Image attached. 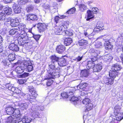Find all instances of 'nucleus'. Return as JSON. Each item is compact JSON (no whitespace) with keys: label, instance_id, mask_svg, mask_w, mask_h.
Listing matches in <instances>:
<instances>
[{"label":"nucleus","instance_id":"nucleus-25","mask_svg":"<svg viewBox=\"0 0 123 123\" xmlns=\"http://www.w3.org/2000/svg\"><path fill=\"white\" fill-rule=\"evenodd\" d=\"M55 33V34L57 35H60L62 34V33H63V32L59 25L58 27H55L54 30Z\"/></svg>","mask_w":123,"mask_h":123},{"label":"nucleus","instance_id":"nucleus-55","mask_svg":"<svg viewBox=\"0 0 123 123\" xmlns=\"http://www.w3.org/2000/svg\"><path fill=\"white\" fill-rule=\"evenodd\" d=\"M13 37L12 36H8L7 37V41L8 42H10L11 43L14 42V41L13 40Z\"/></svg>","mask_w":123,"mask_h":123},{"label":"nucleus","instance_id":"nucleus-60","mask_svg":"<svg viewBox=\"0 0 123 123\" xmlns=\"http://www.w3.org/2000/svg\"><path fill=\"white\" fill-rule=\"evenodd\" d=\"M21 108L22 109L24 110L25 109H26L27 108L28 106V105L26 103H24L22 104L21 105Z\"/></svg>","mask_w":123,"mask_h":123},{"label":"nucleus","instance_id":"nucleus-38","mask_svg":"<svg viewBox=\"0 0 123 123\" xmlns=\"http://www.w3.org/2000/svg\"><path fill=\"white\" fill-rule=\"evenodd\" d=\"M9 33V35H16L19 33V32L16 29H12L10 30Z\"/></svg>","mask_w":123,"mask_h":123},{"label":"nucleus","instance_id":"nucleus-19","mask_svg":"<svg viewBox=\"0 0 123 123\" xmlns=\"http://www.w3.org/2000/svg\"><path fill=\"white\" fill-rule=\"evenodd\" d=\"M51 62L54 64H57L60 58L56 55H52L50 57Z\"/></svg>","mask_w":123,"mask_h":123},{"label":"nucleus","instance_id":"nucleus-15","mask_svg":"<svg viewBox=\"0 0 123 123\" xmlns=\"http://www.w3.org/2000/svg\"><path fill=\"white\" fill-rule=\"evenodd\" d=\"M13 9L15 13L16 14H18L21 12V7L17 4H14L12 6Z\"/></svg>","mask_w":123,"mask_h":123},{"label":"nucleus","instance_id":"nucleus-12","mask_svg":"<svg viewBox=\"0 0 123 123\" xmlns=\"http://www.w3.org/2000/svg\"><path fill=\"white\" fill-rule=\"evenodd\" d=\"M19 20L18 18H16L14 19H12L10 25L12 27H16L18 26L19 24Z\"/></svg>","mask_w":123,"mask_h":123},{"label":"nucleus","instance_id":"nucleus-7","mask_svg":"<svg viewBox=\"0 0 123 123\" xmlns=\"http://www.w3.org/2000/svg\"><path fill=\"white\" fill-rule=\"evenodd\" d=\"M88 84L86 82H82L77 86L78 90L80 89L84 91H87L88 90Z\"/></svg>","mask_w":123,"mask_h":123},{"label":"nucleus","instance_id":"nucleus-27","mask_svg":"<svg viewBox=\"0 0 123 123\" xmlns=\"http://www.w3.org/2000/svg\"><path fill=\"white\" fill-rule=\"evenodd\" d=\"M103 58L105 61L108 62L110 61L113 59V57L110 54L105 55L103 56Z\"/></svg>","mask_w":123,"mask_h":123},{"label":"nucleus","instance_id":"nucleus-20","mask_svg":"<svg viewBox=\"0 0 123 123\" xmlns=\"http://www.w3.org/2000/svg\"><path fill=\"white\" fill-rule=\"evenodd\" d=\"M28 89L29 92L31 93L32 95V96L34 97L35 99L38 95L35 90L32 87H30L28 88Z\"/></svg>","mask_w":123,"mask_h":123},{"label":"nucleus","instance_id":"nucleus-8","mask_svg":"<svg viewBox=\"0 0 123 123\" xmlns=\"http://www.w3.org/2000/svg\"><path fill=\"white\" fill-rule=\"evenodd\" d=\"M67 57L66 56H64L61 58H60L57 64L61 67L65 66L67 64Z\"/></svg>","mask_w":123,"mask_h":123},{"label":"nucleus","instance_id":"nucleus-5","mask_svg":"<svg viewBox=\"0 0 123 123\" xmlns=\"http://www.w3.org/2000/svg\"><path fill=\"white\" fill-rule=\"evenodd\" d=\"M33 65L30 61H25L23 64L25 68L27 69L28 71L29 72L33 70Z\"/></svg>","mask_w":123,"mask_h":123},{"label":"nucleus","instance_id":"nucleus-13","mask_svg":"<svg viewBox=\"0 0 123 123\" xmlns=\"http://www.w3.org/2000/svg\"><path fill=\"white\" fill-rule=\"evenodd\" d=\"M114 80L111 77H105L104 79V83L107 85H111L114 82Z\"/></svg>","mask_w":123,"mask_h":123},{"label":"nucleus","instance_id":"nucleus-64","mask_svg":"<svg viewBox=\"0 0 123 123\" xmlns=\"http://www.w3.org/2000/svg\"><path fill=\"white\" fill-rule=\"evenodd\" d=\"M83 55H82L81 56H79L76 57V59H74V60L77 61V62H80L82 59L83 57Z\"/></svg>","mask_w":123,"mask_h":123},{"label":"nucleus","instance_id":"nucleus-10","mask_svg":"<svg viewBox=\"0 0 123 123\" xmlns=\"http://www.w3.org/2000/svg\"><path fill=\"white\" fill-rule=\"evenodd\" d=\"M8 48L9 49L13 51L17 52L19 51V47L17 44H15L14 42L11 43L9 45Z\"/></svg>","mask_w":123,"mask_h":123},{"label":"nucleus","instance_id":"nucleus-11","mask_svg":"<svg viewBox=\"0 0 123 123\" xmlns=\"http://www.w3.org/2000/svg\"><path fill=\"white\" fill-rule=\"evenodd\" d=\"M66 47L63 45H60L57 46L56 50L57 52L59 54H62L64 52Z\"/></svg>","mask_w":123,"mask_h":123},{"label":"nucleus","instance_id":"nucleus-56","mask_svg":"<svg viewBox=\"0 0 123 123\" xmlns=\"http://www.w3.org/2000/svg\"><path fill=\"white\" fill-rule=\"evenodd\" d=\"M19 38H18V44L19 45H20V46H22V47H23L24 46V45L25 44V41H23V40H22V41H19Z\"/></svg>","mask_w":123,"mask_h":123},{"label":"nucleus","instance_id":"nucleus-51","mask_svg":"<svg viewBox=\"0 0 123 123\" xmlns=\"http://www.w3.org/2000/svg\"><path fill=\"white\" fill-rule=\"evenodd\" d=\"M6 16V15L4 12L3 11L2 12H0V20H4Z\"/></svg>","mask_w":123,"mask_h":123},{"label":"nucleus","instance_id":"nucleus-40","mask_svg":"<svg viewBox=\"0 0 123 123\" xmlns=\"http://www.w3.org/2000/svg\"><path fill=\"white\" fill-rule=\"evenodd\" d=\"M66 16L64 15H62L60 16V17L58 16H55L54 18L55 21L57 24L59 22L60 19H61L64 18L66 17Z\"/></svg>","mask_w":123,"mask_h":123},{"label":"nucleus","instance_id":"nucleus-2","mask_svg":"<svg viewBox=\"0 0 123 123\" xmlns=\"http://www.w3.org/2000/svg\"><path fill=\"white\" fill-rule=\"evenodd\" d=\"M44 109L43 106H39L36 105H33L31 108V110L33 111L31 113L32 117L34 118L37 117L38 118H40L41 116L39 114V112L40 110H43Z\"/></svg>","mask_w":123,"mask_h":123},{"label":"nucleus","instance_id":"nucleus-24","mask_svg":"<svg viewBox=\"0 0 123 123\" xmlns=\"http://www.w3.org/2000/svg\"><path fill=\"white\" fill-rule=\"evenodd\" d=\"M104 47L105 49L107 50H111L112 48V45L111 44L110 42L108 41H105L104 43Z\"/></svg>","mask_w":123,"mask_h":123},{"label":"nucleus","instance_id":"nucleus-39","mask_svg":"<svg viewBox=\"0 0 123 123\" xmlns=\"http://www.w3.org/2000/svg\"><path fill=\"white\" fill-rule=\"evenodd\" d=\"M64 30V32L63 33L65 34V35L67 36H71L73 35V33L72 32V31L69 30Z\"/></svg>","mask_w":123,"mask_h":123},{"label":"nucleus","instance_id":"nucleus-58","mask_svg":"<svg viewBox=\"0 0 123 123\" xmlns=\"http://www.w3.org/2000/svg\"><path fill=\"white\" fill-rule=\"evenodd\" d=\"M95 46L96 48H101L102 47L101 43L99 41H97L95 44Z\"/></svg>","mask_w":123,"mask_h":123},{"label":"nucleus","instance_id":"nucleus-61","mask_svg":"<svg viewBox=\"0 0 123 123\" xmlns=\"http://www.w3.org/2000/svg\"><path fill=\"white\" fill-rule=\"evenodd\" d=\"M53 81L51 79H49L46 82V84L47 86H50L53 83Z\"/></svg>","mask_w":123,"mask_h":123},{"label":"nucleus","instance_id":"nucleus-53","mask_svg":"<svg viewBox=\"0 0 123 123\" xmlns=\"http://www.w3.org/2000/svg\"><path fill=\"white\" fill-rule=\"evenodd\" d=\"M14 119V118L12 117V116L8 117L6 121L7 123H13V121Z\"/></svg>","mask_w":123,"mask_h":123},{"label":"nucleus","instance_id":"nucleus-37","mask_svg":"<svg viewBox=\"0 0 123 123\" xmlns=\"http://www.w3.org/2000/svg\"><path fill=\"white\" fill-rule=\"evenodd\" d=\"M79 10L82 12H84L87 9L86 6L84 4H81L79 5Z\"/></svg>","mask_w":123,"mask_h":123},{"label":"nucleus","instance_id":"nucleus-34","mask_svg":"<svg viewBox=\"0 0 123 123\" xmlns=\"http://www.w3.org/2000/svg\"><path fill=\"white\" fill-rule=\"evenodd\" d=\"M24 98L26 100H29L31 102L32 100H34V98L31 95L28 94H25L24 95Z\"/></svg>","mask_w":123,"mask_h":123},{"label":"nucleus","instance_id":"nucleus-41","mask_svg":"<svg viewBox=\"0 0 123 123\" xmlns=\"http://www.w3.org/2000/svg\"><path fill=\"white\" fill-rule=\"evenodd\" d=\"M70 100L72 101L74 105H76L77 104V101H78V99L77 97H76L74 96H72L71 98H70Z\"/></svg>","mask_w":123,"mask_h":123},{"label":"nucleus","instance_id":"nucleus-9","mask_svg":"<svg viewBox=\"0 0 123 123\" xmlns=\"http://www.w3.org/2000/svg\"><path fill=\"white\" fill-rule=\"evenodd\" d=\"M38 19L37 15L32 14H29L27 15V21L31 22L36 21Z\"/></svg>","mask_w":123,"mask_h":123},{"label":"nucleus","instance_id":"nucleus-47","mask_svg":"<svg viewBox=\"0 0 123 123\" xmlns=\"http://www.w3.org/2000/svg\"><path fill=\"white\" fill-rule=\"evenodd\" d=\"M18 26V28L19 29V31L20 30H21L22 31H24V29L25 27V25L23 23H19Z\"/></svg>","mask_w":123,"mask_h":123},{"label":"nucleus","instance_id":"nucleus-33","mask_svg":"<svg viewBox=\"0 0 123 123\" xmlns=\"http://www.w3.org/2000/svg\"><path fill=\"white\" fill-rule=\"evenodd\" d=\"M89 71L88 70L85 69L81 70L80 73L81 75L84 77H87L89 74Z\"/></svg>","mask_w":123,"mask_h":123},{"label":"nucleus","instance_id":"nucleus-29","mask_svg":"<svg viewBox=\"0 0 123 123\" xmlns=\"http://www.w3.org/2000/svg\"><path fill=\"white\" fill-rule=\"evenodd\" d=\"M95 64L94 62L92 61H89L87 63L86 67L88 69L90 68L93 69L94 67L95 66Z\"/></svg>","mask_w":123,"mask_h":123},{"label":"nucleus","instance_id":"nucleus-43","mask_svg":"<svg viewBox=\"0 0 123 123\" xmlns=\"http://www.w3.org/2000/svg\"><path fill=\"white\" fill-rule=\"evenodd\" d=\"M86 40H81L79 41V44L80 46H84L87 45V43Z\"/></svg>","mask_w":123,"mask_h":123},{"label":"nucleus","instance_id":"nucleus-31","mask_svg":"<svg viewBox=\"0 0 123 123\" xmlns=\"http://www.w3.org/2000/svg\"><path fill=\"white\" fill-rule=\"evenodd\" d=\"M32 120L31 118L28 116H24L22 119V121L23 123H29Z\"/></svg>","mask_w":123,"mask_h":123},{"label":"nucleus","instance_id":"nucleus-52","mask_svg":"<svg viewBox=\"0 0 123 123\" xmlns=\"http://www.w3.org/2000/svg\"><path fill=\"white\" fill-rule=\"evenodd\" d=\"M43 7L46 9L49 10V11L51 10V8H53V6H50L49 5L46 4H44Z\"/></svg>","mask_w":123,"mask_h":123},{"label":"nucleus","instance_id":"nucleus-21","mask_svg":"<svg viewBox=\"0 0 123 123\" xmlns=\"http://www.w3.org/2000/svg\"><path fill=\"white\" fill-rule=\"evenodd\" d=\"M122 68L121 65L118 63L113 64L111 68L112 70L116 71L120 70Z\"/></svg>","mask_w":123,"mask_h":123},{"label":"nucleus","instance_id":"nucleus-57","mask_svg":"<svg viewBox=\"0 0 123 123\" xmlns=\"http://www.w3.org/2000/svg\"><path fill=\"white\" fill-rule=\"evenodd\" d=\"M61 72L62 71H61L59 74L58 77L56 78H58L60 82L63 81L64 80V76L62 75H60L61 74Z\"/></svg>","mask_w":123,"mask_h":123},{"label":"nucleus","instance_id":"nucleus-35","mask_svg":"<svg viewBox=\"0 0 123 123\" xmlns=\"http://www.w3.org/2000/svg\"><path fill=\"white\" fill-rule=\"evenodd\" d=\"M116 119L118 121H120L123 119V113H118L115 115Z\"/></svg>","mask_w":123,"mask_h":123},{"label":"nucleus","instance_id":"nucleus-4","mask_svg":"<svg viewBox=\"0 0 123 123\" xmlns=\"http://www.w3.org/2000/svg\"><path fill=\"white\" fill-rule=\"evenodd\" d=\"M98 9L97 7H93L92 9V10H89L87 11V18L86 19L87 21H91L94 18V17L93 16V14L97 13Z\"/></svg>","mask_w":123,"mask_h":123},{"label":"nucleus","instance_id":"nucleus-59","mask_svg":"<svg viewBox=\"0 0 123 123\" xmlns=\"http://www.w3.org/2000/svg\"><path fill=\"white\" fill-rule=\"evenodd\" d=\"M41 36L39 35H34L33 34V37L36 40V41H38Z\"/></svg>","mask_w":123,"mask_h":123},{"label":"nucleus","instance_id":"nucleus-18","mask_svg":"<svg viewBox=\"0 0 123 123\" xmlns=\"http://www.w3.org/2000/svg\"><path fill=\"white\" fill-rule=\"evenodd\" d=\"M109 75L110 77L114 80L116 77L118 76V73L117 71L113 70H110L109 72Z\"/></svg>","mask_w":123,"mask_h":123},{"label":"nucleus","instance_id":"nucleus-17","mask_svg":"<svg viewBox=\"0 0 123 123\" xmlns=\"http://www.w3.org/2000/svg\"><path fill=\"white\" fill-rule=\"evenodd\" d=\"M89 53L92 56H98V55L100 54V51L98 50H95L93 49H92L89 50Z\"/></svg>","mask_w":123,"mask_h":123},{"label":"nucleus","instance_id":"nucleus-46","mask_svg":"<svg viewBox=\"0 0 123 123\" xmlns=\"http://www.w3.org/2000/svg\"><path fill=\"white\" fill-rule=\"evenodd\" d=\"M34 6L31 5H28L26 8V10L27 12H29L33 11L34 8Z\"/></svg>","mask_w":123,"mask_h":123},{"label":"nucleus","instance_id":"nucleus-1","mask_svg":"<svg viewBox=\"0 0 123 123\" xmlns=\"http://www.w3.org/2000/svg\"><path fill=\"white\" fill-rule=\"evenodd\" d=\"M55 65H51L50 66V69L48 71V78L54 79L58 77L59 74L62 70L59 68L55 69Z\"/></svg>","mask_w":123,"mask_h":123},{"label":"nucleus","instance_id":"nucleus-62","mask_svg":"<svg viewBox=\"0 0 123 123\" xmlns=\"http://www.w3.org/2000/svg\"><path fill=\"white\" fill-rule=\"evenodd\" d=\"M13 121V123H19L22 121V119H20L14 118Z\"/></svg>","mask_w":123,"mask_h":123},{"label":"nucleus","instance_id":"nucleus-42","mask_svg":"<svg viewBox=\"0 0 123 123\" xmlns=\"http://www.w3.org/2000/svg\"><path fill=\"white\" fill-rule=\"evenodd\" d=\"M114 113L115 115L122 112L120 110V109L119 106H115L114 108Z\"/></svg>","mask_w":123,"mask_h":123},{"label":"nucleus","instance_id":"nucleus-28","mask_svg":"<svg viewBox=\"0 0 123 123\" xmlns=\"http://www.w3.org/2000/svg\"><path fill=\"white\" fill-rule=\"evenodd\" d=\"M72 42L73 40L71 38L68 37L64 39V43L65 45L68 46L70 45Z\"/></svg>","mask_w":123,"mask_h":123},{"label":"nucleus","instance_id":"nucleus-48","mask_svg":"<svg viewBox=\"0 0 123 123\" xmlns=\"http://www.w3.org/2000/svg\"><path fill=\"white\" fill-rule=\"evenodd\" d=\"M27 0H18L17 2L19 5H23L27 3Z\"/></svg>","mask_w":123,"mask_h":123},{"label":"nucleus","instance_id":"nucleus-23","mask_svg":"<svg viewBox=\"0 0 123 123\" xmlns=\"http://www.w3.org/2000/svg\"><path fill=\"white\" fill-rule=\"evenodd\" d=\"M20 36L18 38L24 39V40H26L28 39V37L27 36V34L24 31H22L21 32L19 33Z\"/></svg>","mask_w":123,"mask_h":123},{"label":"nucleus","instance_id":"nucleus-54","mask_svg":"<svg viewBox=\"0 0 123 123\" xmlns=\"http://www.w3.org/2000/svg\"><path fill=\"white\" fill-rule=\"evenodd\" d=\"M4 66L6 67H9V65L11 64V61L9 60H5L3 62Z\"/></svg>","mask_w":123,"mask_h":123},{"label":"nucleus","instance_id":"nucleus-49","mask_svg":"<svg viewBox=\"0 0 123 123\" xmlns=\"http://www.w3.org/2000/svg\"><path fill=\"white\" fill-rule=\"evenodd\" d=\"M75 10V8L74 7L72 8L66 12V13L68 14H73Z\"/></svg>","mask_w":123,"mask_h":123},{"label":"nucleus","instance_id":"nucleus-26","mask_svg":"<svg viewBox=\"0 0 123 123\" xmlns=\"http://www.w3.org/2000/svg\"><path fill=\"white\" fill-rule=\"evenodd\" d=\"M102 68L101 65L100 64H97L94 67L93 69V72H98L101 71Z\"/></svg>","mask_w":123,"mask_h":123},{"label":"nucleus","instance_id":"nucleus-44","mask_svg":"<svg viewBox=\"0 0 123 123\" xmlns=\"http://www.w3.org/2000/svg\"><path fill=\"white\" fill-rule=\"evenodd\" d=\"M93 105L90 103L88 105H86V109L85 110V112H87L90 110L92 109L93 107Z\"/></svg>","mask_w":123,"mask_h":123},{"label":"nucleus","instance_id":"nucleus-6","mask_svg":"<svg viewBox=\"0 0 123 123\" xmlns=\"http://www.w3.org/2000/svg\"><path fill=\"white\" fill-rule=\"evenodd\" d=\"M40 32H41L44 31L47 29V26L44 23H38L35 25Z\"/></svg>","mask_w":123,"mask_h":123},{"label":"nucleus","instance_id":"nucleus-14","mask_svg":"<svg viewBox=\"0 0 123 123\" xmlns=\"http://www.w3.org/2000/svg\"><path fill=\"white\" fill-rule=\"evenodd\" d=\"M6 87L9 90L16 93H17L18 91H19V90L18 88L14 87L13 86H12L11 84H6Z\"/></svg>","mask_w":123,"mask_h":123},{"label":"nucleus","instance_id":"nucleus-3","mask_svg":"<svg viewBox=\"0 0 123 123\" xmlns=\"http://www.w3.org/2000/svg\"><path fill=\"white\" fill-rule=\"evenodd\" d=\"M25 68L24 66H18L15 69V71L17 74H19L17 75V76L19 78H25L27 77L29 75L28 73L25 72L22 74Z\"/></svg>","mask_w":123,"mask_h":123},{"label":"nucleus","instance_id":"nucleus-36","mask_svg":"<svg viewBox=\"0 0 123 123\" xmlns=\"http://www.w3.org/2000/svg\"><path fill=\"white\" fill-rule=\"evenodd\" d=\"M13 114V116L16 118L20 117L22 116V114H20L19 111L18 110L15 109L14 112Z\"/></svg>","mask_w":123,"mask_h":123},{"label":"nucleus","instance_id":"nucleus-50","mask_svg":"<svg viewBox=\"0 0 123 123\" xmlns=\"http://www.w3.org/2000/svg\"><path fill=\"white\" fill-rule=\"evenodd\" d=\"M90 99L87 98H85L83 100L82 103L86 105L89 103H90Z\"/></svg>","mask_w":123,"mask_h":123},{"label":"nucleus","instance_id":"nucleus-30","mask_svg":"<svg viewBox=\"0 0 123 123\" xmlns=\"http://www.w3.org/2000/svg\"><path fill=\"white\" fill-rule=\"evenodd\" d=\"M4 12L7 15H10L12 13V10L10 8L8 7H5L4 8Z\"/></svg>","mask_w":123,"mask_h":123},{"label":"nucleus","instance_id":"nucleus-45","mask_svg":"<svg viewBox=\"0 0 123 123\" xmlns=\"http://www.w3.org/2000/svg\"><path fill=\"white\" fill-rule=\"evenodd\" d=\"M8 60L10 61H13L15 59V54H9L8 56Z\"/></svg>","mask_w":123,"mask_h":123},{"label":"nucleus","instance_id":"nucleus-32","mask_svg":"<svg viewBox=\"0 0 123 123\" xmlns=\"http://www.w3.org/2000/svg\"><path fill=\"white\" fill-rule=\"evenodd\" d=\"M68 92H63L61 94H58V95H56V97H59L57 98L58 99H61V98H60L62 96L63 98H68Z\"/></svg>","mask_w":123,"mask_h":123},{"label":"nucleus","instance_id":"nucleus-16","mask_svg":"<svg viewBox=\"0 0 123 123\" xmlns=\"http://www.w3.org/2000/svg\"><path fill=\"white\" fill-rule=\"evenodd\" d=\"M69 22V21H66L63 22L60 24L59 25L60 26L61 28V30L64 32V30L67 29V28L68 26Z\"/></svg>","mask_w":123,"mask_h":123},{"label":"nucleus","instance_id":"nucleus-63","mask_svg":"<svg viewBox=\"0 0 123 123\" xmlns=\"http://www.w3.org/2000/svg\"><path fill=\"white\" fill-rule=\"evenodd\" d=\"M12 19V18L10 17H8L7 18H5H5L4 19V20H5V22H10H10H11V20Z\"/></svg>","mask_w":123,"mask_h":123},{"label":"nucleus","instance_id":"nucleus-22","mask_svg":"<svg viewBox=\"0 0 123 123\" xmlns=\"http://www.w3.org/2000/svg\"><path fill=\"white\" fill-rule=\"evenodd\" d=\"M6 112L7 114L11 115L13 114L15 109L12 107H7L6 109Z\"/></svg>","mask_w":123,"mask_h":123}]
</instances>
